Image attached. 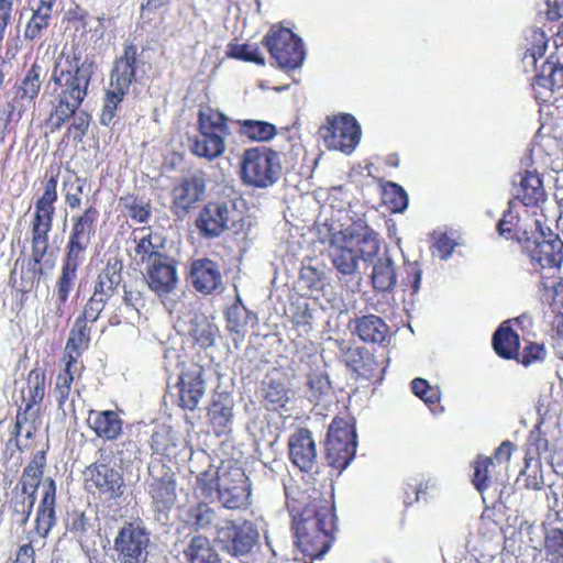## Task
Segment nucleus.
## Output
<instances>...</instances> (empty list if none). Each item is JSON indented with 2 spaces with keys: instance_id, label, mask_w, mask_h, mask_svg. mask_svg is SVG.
Instances as JSON below:
<instances>
[{
  "instance_id": "nucleus-1",
  "label": "nucleus",
  "mask_w": 563,
  "mask_h": 563,
  "mask_svg": "<svg viewBox=\"0 0 563 563\" xmlns=\"http://www.w3.org/2000/svg\"><path fill=\"white\" fill-rule=\"evenodd\" d=\"M333 506L327 499H313L298 518H294L296 544L305 555L322 558L330 548L329 537L334 530Z\"/></svg>"
},
{
  "instance_id": "nucleus-2",
  "label": "nucleus",
  "mask_w": 563,
  "mask_h": 563,
  "mask_svg": "<svg viewBox=\"0 0 563 563\" xmlns=\"http://www.w3.org/2000/svg\"><path fill=\"white\" fill-rule=\"evenodd\" d=\"M282 175L278 152L257 146L244 151L240 163V177L244 185L265 189L273 186Z\"/></svg>"
},
{
  "instance_id": "nucleus-3",
  "label": "nucleus",
  "mask_w": 563,
  "mask_h": 563,
  "mask_svg": "<svg viewBox=\"0 0 563 563\" xmlns=\"http://www.w3.org/2000/svg\"><path fill=\"white\" fill-rule=\"evenodd\" d=\"M199 134L191 141L190 151L199 157L214 159L227 148L231 131L223 113L206 108L199 111Z\"/></svg>"
},
{
  "instance_id": "nucleus-4",
  "label": "nucleus",
  "mask_w": 563,
  "mask_h": 563,
  "mask_svg": "<svg viewBox=\"0 0 563 563\" xmlns=\"http://www.w3.org/2000/svg\"><path fill=\"white\" fill-rule=\"evenodd\" d=\"M135 62L136 47L134 45H126L124 47L123 55L114 63V67L111 73L110 87L106 91L103 98V104L100 113V123L102 125H110L115 118L117 110L134 79Z\"/></svg>"
},
{
  "instance_id": "nucleus-5",
  "label": "nucleus",
  "mask_w": 563,
  "mask_h": 563,
  "mask_svg": "<svg viewBox=\"0 0 563 563\" xmlns=\"http://www.w3.org/2000/svg\"><path fill=\"white\" fill-rule=\"evenodd\" d=\"M78 62L75 54L60 55L55 63L52 80L62 88L60 97L81 104L87 96L93 69L88 59L80 64Z\"/></svg>"
},
{
  "instance_id": "nucleus-6",
  "label": "nucleus",
  "mask_w": 563,
  "mask_h": 563,
  "mask_svg": "<svg viewBox=\"0 0 563 563\" xmlns=\"http://www.w3.org/2000/svg\"><path fill=\"white\" fill-rule=\"evenodd\" d=\"M146 282L148 288L161 299L170 314L181 311L184 303L180 300L181 294L177 289L179 277L175 258L167 255L146 265Z\"/></svg>"
},
{
  "instance_id": "nucleus-7",
  "label": "nucleus",
  "mask_w": 563,
  "mask_h": 563,
  "mask_svg": "<svg viewBox=\"0 0 563 563\" xmlns=\"http://www.w3.org/2000/svg\"><path fill=\"white\" fill-rule=\"evenodd\" d=\"M263 42L280 68L292 69L301 66L305 58L302 41L289 29L273 26Z\"/></svg>"
},
{
  "instance_id": "nucleus-8",
  "label": "nucleus",
  "mask_w": 563,
  "mask_h": 563,
  "mask_svg": "<svg viewBox=\"0 0 563 563\" xmlns=\"http://www.w3.org/2000/svg\"><path fill=\"white\" fill-rule=\"evenodd\" d=\"M356 445L354 427L344 419H334L330 424L325 443L329 464L338 470L346 468L355 455Z\"/></svg>"
},
{
  "instance_id": "nucleus-9",
  "label": "nucleus",
  "mask_w": 563,
  "mask_h": 563,
  "mask_svg": "<svg viewBox=\"0 0 563 563\" xmlns=\"http://www.w3.org/2000/svg\"><path fill=\"white\" fill-rule=\"evenodd\" d=\"M216 540L222 551L234 556L247 555L257 543L260 533L250 521L238 525L231 520H224L216 526Z\"/></svg>"
},
{
  "instance_id": "nucleus-10",
  "label": "nucleus",
  "mask_w": 563,
  "mask_h": 563,
  "mask_svg": "<svg viewBox=\"0 0 563 563\" xmlns=\"http://www.w3.org/2000/svg\"><path fill=\"white\" fill-rule=\"evenodd\" d=\"M319 133L329 150L345 154H351L361 140V126L351 114L328 118Z\"/></svg>"
},
{
  "instance_id": "nucleus-11",
  "label": "nucleus",
  "mask_w": 563,
  "mask_h": 563,
  "mask_svg": "<svg viewBox=\"0 0 563 563\" xmlns=\"http://www.w3.org/2000/svg\"><path fill=\"white\" fill-rule=\"evenodd\" d=\"M536 232L531 238H526L525 249L528 251L531 261L543 268L558 269L563 262V242L552 231L545 232L534 222Z\"/></svg>"
},
{
  "instance_id": "nucleus-12",
  "label": "nucleus",
  "mask_w": 563,
  "mask_h": 563,
  "mask_svg": "<svg viewBox=\"0 0 563 563\" xmlns=\"http://www.w3.org/2000/svg\"><path fill=\"white\" fill-rule=\"evenodd\" d=\"M150 537L137 522H126L114 539V550L121 563H145Z\"/></svg>"
},
{
  "instance_id": "nucleus-13",
  "label": "nucleus",
  "mask_w": 563,
  "mask_h": 563,
  "mask_svg": "<svg viewBox=\"0 0 563 563\" xmlns=\"http://www.w3.org/2000/svg\"><path fill=\"white\" fill-rule=\"evenodd\" d=\"M250 497L249 478L240 468L221 473L218 481L217 498L223 508H246L251 504Z\"/></svg>"
},
{
  "instance_id": "nucleus-14",
  "label": "nucleus",
  "mask_w": 563,
  "mask_h": 563,
  "mask_svg": "<svg viewBox=\"0 0 563 563\" xmlns=\"http://www.w3.org/2000/svg\"><path fill=\"white\" fill-rule=\"evenodd\" d=\"M147 492L158 510L170 509L177 498L174 474L162 462H153L148 466L146 481Z\"/></svg>"
},
{
  "instance_id": "nucleus-15",
  "label": "nucleus",
  "mask_w": 563,
  "mask_h": 563,
  "mask_svg": "<svg viewBox=\"0 0 563 563\" xmlns=\"http://www.w3.org/2000/svg\"><path fill=\"white\" fill-rule=\"evenodd\" d=\"M178 397V405L187 410H195L206 391L203 368L196 364H183L178 379L173 387Z\"/></svg>"
},
{
  "instance_id": "nucleus-16",
  "label": "nucleus",
  "mask_w": 563,
  "mask_h": 563,
  "mask_svg": "<svg viewBox=\"0 0 563 563\" xmlns=\"http://www.w3.org/2000/svg\"><path fill=\"white\" fill-rule=\"evenodd\" d=\"M239 216L235 205L229 202H210L199 213L196 225L206 238H217Z\"/></svg>"
},
{
  "instance_id": "nucleus-17",
  "label": "nucleus",
  "mask_w": 563,
  "mask_h": 563,
  "mask_svg": "<svg viewBox=\"0 0 563 563\" xmlns=\"http://www.w3.org/2000/svg\"><path fill=\"white\" fill-rule=\"evenodd\" d=\"M85 476L87 487H95L106 499H117L124 493L122 474L107 464H91L86 468Z\"/></svg>"
},
{
  "instance_id": "nucleus-18",
  "label": "nucleus",
  "mask_w": 563,
  "mask_h": 563,
  "mask_svg": "<svg viewBox=\"0 0 563 563\" xmlns=\"http://www.w3.org/2000/svg\"><path fill=\"white\" fill-rule=\"evenodd\" d=\"M45 77L46 69L38 63H34L16 88L12 109L21 113L34 106Z\"/></svg>"
},
{
  "instance_id": "nucleus-19",
  "label": "nucleus",
  "mask_w": 563,
  "mask_h": 563,
  "mask_svg": "<svg viewBox=\"0 0 563 563\" xmlns=\"http://www.w3.org/2000/svg\"><path fill=\"white\" fill-rule=\"evenodd\" d=\"M288 446L290 460L300 471L309 472L313 468L317 451L310 431L300 429L295 432L289 438Z\"/></svg>"
},
{
  "instance_id": "nucleus-20",
  "label": "nucleus",
  "mask_w": 563,
  "mask_h": 563,
  "mask_svg": "<svg viewBox=\"0 0 563 563\" xmlns=\"http://www.w3.org/2000/svg\"><path fill=\"white\" fill-rule=\"evenodd\" d=\"M177 327L187 333L202 349L211 346L218 334V328L205 314L192 313L179 317Z\"/></svg>"
},
{
  "instance_id": "nucleus-21",
  "label": "nucleus",
  "mask_w": 563,
  "mask_h": 563,
  "mask_svg": "<svg viewBox=\"0 0 563 563\" xmlns=\"http://www.w3.org/2000/svg\"><path fill=\"white\" fill-rule=\"evenodd\" d=\"M135 242V260L146 265L165 256V239L150 229H140L133 232Z\"/></svg>"
},
{
  "instance_id": "nucleus-22",
  "label": "nucleus",
  "mask_w": 563,
  "mask_h": 563,
  "mask_svg": "<svg viewBox=\"0 0 563 563\" xmlns=\"http://www.w3.org/2000/svg\"><path fill=\"white\" fill-rule=\"evenodd\" d=\"M189 278L196 290L211 294L222 284L218 265L209 258L196 260L190 265Z\"/></svg>"
},
{
  "instance_id": "nucleus-23",
  "label": "nucleus",
  "mask_w": 563,
  "mask_h": 563,
  "mask_svg": "<svg viewBox=\"0 0 563 563\" xmlns=\"http://www.w3.org/2000/svg\"><path fill=\"white\" fill-rule=\"evenodd\" d=\"M42 488L43 496L36 514V531L40 536L46 537L56 523V484L53 478L47 477Z\"/></svg>"
},
{
  "instance_id": "nucleus-24",
  "label": "nucleus",
  "mask_w": 563,
  "mask_h": 563,
  "mask_svg": "<svg viewBox=\"0 0 563 563\" xmlns=\"http://www.w3.org/2000/svg\"><path fill=\"white\" fill-rule=\"evenodd\" d=\"M87 423L99 438L109 441L117 440L122 433L123 421L113 410H90Z\"/></svg>"
},
{
  "instance_id": "nucleus-25",
  "label": "nucleus",
  "mask_w": 563,
  "mask_h": 563,
  "mask_svg": "<svg viewBox=\"0 0 563 563\" xmlns=\"http://www.w3.org/2000/svg\"><path fill=\"white\" fill-rule=\"evenodd\" d=\"M355 238H344L343 243H333L329 254L334 267L343 275H353L358 266V254L354 250Z\"/></svg>"
},
{
  "instance_id": "nucleus-26",
  "label": "nucleus",
  "mask_w": 563,
  "mask_h": 563,
  "mask_svg": "<svg viewBox=\"0 0 563 563\" xmlns=\"http://www.w3.org/2000/svg\"><path fill=\"white\" fill-rule=\"evenodd\" d=\"M98 218L99 211L95 205L87 206L81 214L71 218L73 228L68 240L90 245Z\"/></svg>"
},
{
  "instance_id": "nucleus-27",
  "label": "nucleus",
  "mask_w": 563,
  "mask_h": 563,
  "mask_svg": "<svg viewBox=\"0 0 563 563\" xmlns=\"http://www.w3.org/2000/svg\"><path fill=\"white\" fill-rule=\"evenodd\" d=\"M46 465V456L44 451H37L31 462L24 467L23 473L15 488L36 496L44 467Z\"/></svg>"
},
{
  "instance_id": "nucleus-28",
  "label": "nucleus",
  "mask_w": 563,
  "mask_h": 563,
  "mask_svg": "<svg viewBox=\"0 0 563 563\" xmlns=\"http://www.w3.org/2000/svg\"><path fill=\"white\" fill-rule=\"evenodd\" d=\"M388 325L377 316H363L356 320L355 332L367 343H383L388 334Z\"/></svg>"
},
{
  "instance_id": "nucleus-29",
  "label": "nucleus",
  "mask_w": 563,
  "mask_h": 563,
  "mask_svg": "<svg viewBox=\"0 0 563 563\" xmlns=\"http://www.w3.org/2000/svg\"><path fill=\"white\" fill-rule=\"evenodd\" d=\"M57 183L54 178L46 181L43 196L35 203V213L33 224H43L52 227L55 212L54 202L57 199Z\"/></svg>"
},
{
  "instance_id": "nucleus-30",
  "label": "nucleus",
  "mask_w": 563,
  "mask_h": 563,
  "mask_svg": "<svg viewBox=\"0 0 563 563\" xmlns=\"http://www.w3.org/2000/svg\"><path fill=\"white\" fill-rule=\"evenodd\" d=\"M515 195L526 206L536 205L544 198L542 180L537 173L526 172L516 187Z\"/></svg>"
},
{
  "instance_id": "nucleus-31",
  "label": "nucleus",
  "mask_w": 563,
  "mask_h": 563,
  "mask_svg": "<svg viewBox=\"0 0 563 563\" xmlns=\"http://www.w3.org/2000/svg\"><path fill=\"white\" fill-rule=\"evenodd\" d=\"M45 396V374L40 368L32 369L26 379V388L22 391L25 411L34 412L33 407L41 404Z\"/></svg>"
},
{
  "instance_id": "nucleus-32",
  "label": "nucleus",
  "mask_w": 563,
  "mask_h": 563,
  "mask_svg": "<svg viewBox=\"0 0 563 563\" xmlns=\"http://www.w3.org/2000/svg\"><path fill=\"white\" fill-rule=\"evenodd\" d=\"M185 556L190 563H219V555L212 549L209 539L200 534L191 538Z\"/></svg>"
},
{
  "instance_id": "nucleus-33",
  "label": "nucleus",
  "mask_w": 563,
  "mask_h": 563,
  "mask_svg": "<svg viewBox=\"0 0 563 563\" xmlns=\"http://www.w3.org/2000/svg\"><path fill=\"white\" fill-rule=\"evenodd\" d=\"M203 190L205 187L200 180L186 179L174 188V202L177 207L187 210L201 198Z\"/></svg>"
},
{
  "instance_id": "nucleus-34",
  "label": "nucleus",
  "mask_w": 563,
  "mask_h": 563,
  "mask_svg": "<svg viewBox=\"0 0 563 563\" xmlns=\"http://www.w3.org/2000/svg\"><path fill=\"white\" fill-rule=\"evenodd\" d=\"M122 263L118 260L108 262L106 267L98 276V282L95 286V292L110 298L122 280Z\"/></svg>"
},
{
  "instance_id": "nucleus-35",
  "label": "nucleus",
  "mask_w": 563,
  "mask_h": 563,
  "mask_svg": "<svg viewBox=\"0 0 563 563\" xmlns=\"http://www.w3.org/2000/svg\"><path fill=\"white\" fill-rule=\"evenodd\" d=\"M536 85L551 91L563 88V59H549L536 75Z\"/></svg>"
},
{
  "instance_id": "nucleus-36",
  "label": "nucleus",
  "mask_w": 563,
  "mask_h": 563,
  "mask_svg": "<svg viewBox=\"0 0 563 563\" xmlns=\"http://www.w3.org/2000/svg\"><path fill=\"white\" fill-rule=\"evenodd\" d=\"M396 280L394 261L388 256L378 258L372 272L374 288L380 291H389L396 285Z\"/></svg>"
},
{
  "instance_id": "nucleus-37",
  "label": "nucleus",
  "mask_w": 563,
  "mask_h": 563,
  "mask_svg": "<svg viewBox=\"0 0 563 563\" xmlns=\"http://www.w3.org/2000/svg\"><path fill=\"white\" fill-rule=\"evenodd\" d=\"M495 352L504 358H514L518 355L519 336L509 327L501 325L493 336Z\"/></svg>"
},
{
  "instance_id": "nucleus-38",
  "label": "nucleus",
  "mask_w": 563,
  "mask_h": 563,
  "mask_svg": "<svg viewBox=\"0 0 563 563\" xmlns=\"http://www.w3.org/2000/svg\"><path fill=\"white\" fill-rule=\"evenodd\" d=\"M89 329L87 323L81 318H78L75 322L74 329L70 331L66 347L65 357L67 361L77 364V358L80 354V350L88 346L89 342Z\"/></svg>"
},
{
  "instance_id": "nucleus-39",
  "label": "nucleus",
  "mask_w": 563,
  "mask_h": 563,
  "mask_svg": "<svg viewBox=\"0 0 563 563\" xmlns=\"http://www.w3.org/2000/svg\"><path fill=\"white\" fill-rule=\"evenodd\" d=\"M288 388L280 378L268 376L263 385V397L267 407L276 410L288 401Z\"/></svg>"
},
{
  "instance_id": "nucleus-40",
  "label": "nucleus",
  "mask_w": 563,
  "mask_h": 563,
  "mask_svg": "<svg viewBox=\"0 0 563 563\" xmlns=\"http://www.w3.org/2000/svg\"><path fill=\"white\" fill-rule=\"evenodd\" d=\"M36 496L18 488H13L12 498L10 500V509L16 517V522L21 526L25 525L32 514Z\"/></svg>"
},
{
  "instance_id": "nucleus-41",
  "label": "nucleus",
  "mask_w": 563,
  "mask_h": 563,
  "mask_svg": "<svg viewBox=\"0 0 563 563\" xmlns=\"http://www.w3.org/2000/svg\"><path fill=\"white\" fill-rule=\"evenodd\" d=\"M526 40L530 43L522 57L526 67L537 68L538 58L542 57L547 49V36L543 31L532 29L528 32Z\"/></svg>"
},
{
  "instance_id": "nucleus-42",
  "label": "nucleus",
  "mask_w": 563,
  "mask_h": 563,
  "mask_svg": "<svg viewBox=\"0 0 563 563\" xmlns=\"http://www.w3.org/2000/svg\"><path fill=\"white\" fill-rule=\"evenodd\" d=\"M350 236L355 238L354 250L358 254V260L372 261L379 250L377 234L373 230L365 229L363 232L352 233Z\"/></svg>"
},
{
  "instance_id": "nucleus-43",
  "label": "nucleus",
  "mask_w": 563,
  "mask_h": 563,
  "mask_svg": "<svg viewBox=\"0 0 563 563\" xmlns=\"http://www.w3.org/2000/svg\"><path fill=\"white\" fill-rule=\"evenodd\" d=\"M241 133L254 141H268L276 134L274 124L260 120L239 121Z\"/></svg>"
},
{
  "instance_id": "nucleus-44",
  "label": "nucleus",
  "mask_w": 563,
  "mask_h": 563,
  "mask_svg": "<svg viewBox=\"0 0 563 563\" xmlns=\"http://www.w3.org/2000/svg\"><path fill=\"white\" fill-rule=\"evenodd\" d=\"M76 365L77 364L71 363V361H67L65 368L60 371L56 377L54 395L59 408H63L69 398L71 384L74 382V367H76Z\"/></svg>"
},
{
  "instance_id": "nucleus-45",
  "label": "nucleus",
  "mask_w": 563,
  "mask_h": 563,
  "mask_svg": "<svg viewBox=\"0 0 563 563\" xmlns=\"http://www.w3.org/2000/svg\"><path fill=\"white\" fill-rule=\"evenodd\" d=\"M88 247L89 244L68 240L62 269L77 274V268L82 265L87 258Z\"/></svg>"
},
{
  "instance_id": "nucleus-46",
  "label": "nucleus",
  "mask_w": 563,
  "mask_h": 563,
  "mask_svg": "<svg viewBox=\"0 0 563 563\" xmlns=\"http://www.w3.org/2000/svg\"><path fill=\"white\" fill-rule=\"evenodd\" d=\"M29 415L33 416L34 412L24 411L16 415L13 434L15 438V444L20 450L27 446V440L32 439L36 431L34 420H30L27 417Z\"/></svg>"
},
{
  "instance_id": "nucleus-47",
  "label": "nucleus",
  "mask_w": 563,
  "mask_h": 563,
  "mask_svg": "<svg viewBox=\"0 0 563 563\" xmlns=\"http://www.w3.org/2000/svg\"><path fill=\"white\" fill-rule=\"evenodd\" d=\"M76 278L77 274L62 269V274L56 282V288L54 291V303L56 307L55 313L57 316L62 314L63 306L66 303L68 296L74 288Z\"/></svg>"
},
{
  "instance_id": "nucleus-48",
  "label": "nucleus",
  "mask_w": 563,
  "mask_h": 563,
  "mask_svg": "<svg viewBox=\"0 0 563 563\" xmlns=\"http://www.w3.org/2000/svg\"><path fill=\"white\" fill-rule=\"evenodd\" d=\"M89 186L86 179L76 178L67 184V190L65 194L66 203L70 209H79L81 206L82 197L87 198L86 207L93 205L89 199Z\"/></svg>"
},
{
  "instance_id": "nucleus-49",
  "label": "nucleus",
  "mask_w": 563,
  "mask_h": 563,
  "mask_svg": "<svg viewBox=\"0 0 563 563\" xmlns=\"http://www.w3.org/2000/svg\"><path fill=\"white\" fill-rule=\"evenodd\" d=\"M52 230L49 225L32 223V258L34 264H38L48 247V232Z\"/></svg>"
},
{
  "instance_id": "nucleus-50",
  "label": "nucleus",
  "mask_w": 563,
  "mask_h": 563,
  "mask_svg": "<svg viewBox=\"0 0 563 563\" xmlns=\"http://www.w3.org/2000/svg\"><path fill=\"white\" fill-rule=\"evenodd\" d=\"M209 416L214 427L225 428L233 417L232 401L228 397L214 400L209 408Z\"/></svg>"
},
{
  "instance_id": "nucleus-51",
  "label": "nucleus",
  "mask_w": 563,
  "mask_h": 563,
  "mask_svg": "<svg viewBox=\"0 0 563 563\" xmlns=\"http://www.w3.org/2000/svg\"><path fill=\"white\" fill-rule=\"evenodd\" d=\"M494 466L495 465L492 457H479L475 462L473 483L478 492L483 493L490 486Z\"/></svg>"
},
{
  "instance_id": "nucleus-52",
  "label": "nucleus",
  "mask_w": 563,
  "mask_h": 563,
  "mask_svg": "<svg viewBox=\"0 0 563 563\" xmlns=\"http://www.w3.org/2000/svg\"><path fill=\"white\" fill-rule=\"evenodd\" d=\"M547 555L554 563H563V530L548 529L544 536Z\"/></svg>"
},
{
  "instance_id": "nucleus-53",
  "label": "nucleus",
  "mask_w": 563,
  "mask_h": 563,
  "mask_svg": "<svg viewBox=\"0 0 563 563\" xmlns=\"http://www.w3.org/2000/svg\"><path fill=\"white\" fill-rule=\"evenodd\" d=\"M52 13L47 8H36L33 12L31 20L27 22L24 36L27 40H35L40 36L42 31L48 26Z\"/></svg>"
},
{
  "instance_id": "nucleus-54",
  "label": "nucleus",
  "mask_w": 563,
  "mask_h": 563,
  "mask_svg": "<svg viewBox=\"0 0 563 563\" xmlns=\"http://www.w3.org/2000/svg\"><path fill=\"white\" fill-rule=\"evenodd\" d=\"M384 199L390 205V208L395 212H402L408 207V195L405 189L395 184L389 183L384 190Z\"/></svg>"
},
{
  "instance_id": "nucleus-55",
  "label": "nucleus",
  "mask_w": 563,
  "mask_h": 563,
  "mask_svg": "<svg viewBox=\"0 0 563 563\" xmlns=\"http://www.w3.org/2000/svg\"><path fill=\"white\" fill-rule=\"evenodd\" d=\"M121 205L128 210V214L139 221L145 222L150 217L151 207L147 201L135 198L133 196H126L121 198Z\"/></svg>"
},
{
  "instance_id": "nucleus-56",
  "label": "nucleus",
  "mask_w": 563,
  "mask_h": 563,
  "mask_svg": "<svg viewBox=\"0 0 563 563\" xmlns=\"http://www.w3.org/2000/svg\"><path fill=\"white\" fill-rule=\"evenodd\" d=\"M188 518L197 529H203L214 521L216 512L207 504L200 503L189 509Z\"/></svg>"
},
{
  "instance_id": "nucleus-57",
  "label": "nucleus",
  "mask_w": 563,
  "mask_h": 563,
  "mask_svg": "<svg viewBox=\"0 0 563 563\" xmlns=\"http://www.w3.org/2000/svg\"><path fill=\"white\" fill-rule=\"evenodd\" d=\"M80 107L79 103H74L68 99L59 96L58 103L55 107L54 112L51 115V121L56 129H59L67 119L76 113V110Z\"/></svg>"
},
{
  "instance_id": "nucleus-58",
  "label": "nucleus",
  "mask_w": 563,
  "mask_h": 563,
  "mask_svg": "<svg viewBox=\"0 0 563 563\" xmlns=\"http://www.w3.org/2000/svg\"><path fill=\"white\" fill-rule=\"evenodd\" d=\"M108 299V297L93 291L92 296L85 306L82 317H80L84 322H95L103 310Z\"/></svg>"
},
{
  "instance_id": "nucleus-59",
  "label": "nucleus",
  "mask_w": 563,
  "mask_h": 563,
  "mask_svg": "<svg viewBox=\"0 0 563 563\" xmlns=\"http://www.w3.org/2000/svg\"><path fill=\"white\" fill-rule=\"evenodd\" d=\"M221 474L217 471H206L197 476V487L201 490V494L209 498L218 493V481Z\"/></svg>"
},
{
  "instance_id": "nucleus-60",
  "label": "nucleus",
  "mask_w": 563,
  "mask_h": 563,
  "mask_svg": "<svg viewBox=\"0 0 563 563\" xmlns=\"http://www.w3.org/2000/svg\"><path fill=\"white\" fill-rule=\"evenodd\" d=\"M308 386L313 400L320 399L330 390V382L328 377L321 373L310 374L308 376Z\"/></svg>"
},
{
  "instance_id": "nucleus-61",
  "label": "nucleus",
  "mask_w": 563,
  "mask_h": 563,
  "mask_svg": "<svg viewBox=\"0 0 563 563\" xmlns=\"http://www.w3.org/2000/svg\"><path fill=\"white\" fill-rule=\"evenodd\" d=\"M232 55L245 62H253L257 65H265L264 57L260 54L258 47L251 44L236 45L232 48Z\"/></svg>"
},
{
  "instance_id": "nucleus-62",
  "label": "nucleus",
  "mask_w": 563,
  "mask_h": 563,
  "mask_svg": "<svg viewBox=\"0 0 563 563\" xmlns=\"http://www.w3.org/2000/svg\"><path fill=\"white\" fill-rule=\"evenodd\" d=\"M244 309L238 306L231 307L227 312L228 330L240 334L245 328Z\"/></svg>"
},
{
  "instance_id": "nucleus-63",
  "label": "nucleus",
  "mask_w": 563,
  "mask_h": 563,
  "mask_svg": "<svg viewBox=\"0 0 563 563\" xmlns=\"http://www.w3.org/2000/svg\"><path fill=\"white\" fill-rule=\"evenodd\" d=\"M300 280L311 290H319L323 287L321 272L311 266L302 267Z\"/></svg>"
},
{
  "instance_id": "nucleus-64",
  "label": "nucleus",
  "mask_w": 563,
  "mask_h": 563,
  "mask_svg": "<svg viewBox=\"0 0 563 563\" xmlns=\"http://www.w3.org/2000/svg\"><path fill=\"white\" fill-rule=\"evenodd\" d=\"M406 273L408 275L407 280H404L402 284L410 285L412 288V292L416 294L420 289L422 271L417 263H408L406 265Z\"/></svg>"
}]
</instances>
